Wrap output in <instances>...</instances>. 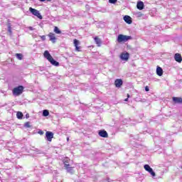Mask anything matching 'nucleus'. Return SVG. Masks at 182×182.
<instances>
[{
  "label": "nucleus",
  "instance_id": "58836bf2",
  "mask_svg": "<svg viewBox=\"0 0 182 182\" xmlns=\"http://www.w3.org/2000/svg\"><path fill=\"white\" fill-rule=\"evenodd\" d=\"M68 141H69V138H67Z\"/></svg>",
  "mask_w": 182,
  "mask_h": 182
},
{
  "label": "nucleus",
  "instance_id": "e433bc0d",
  "mask_svg": "<svg viewBox=\"0 0 182 182\" xmlns=\"http://www.w3.org/2000/svg\"><path fill=\"white\" fill-rule=\"evenodd\" d=\"M40 134H43V132H38Z\"/></svg>",
  "mask_w": 182,
  "mask_h": 182
},
{
  "label": "nucleus",
  "instance_id": "0eeeda50",
  "mask_svg": "<svg viewBox=\"0 0 182 182\" xmlns=\"http://www.w3.org/2000/svg\"><path fill=\"white\" fill-rule=\"evenodd\" d=\"M99 136H100V137H104L105 139L109 137V134H107V132H106L105 130H100L98 132Z\"/></svg>",
  "mask_w": 182,
  "mask_h": 182
},
{
  "label": "nucleus",
  "instance_id": "a878e982",
  "mask_svg": "<svg viewBox=\"0 0 182 182\" xmlns=\"http://www.w3.org/2000/svg\"><path fill=\"white\" fill-rule=\"evenodd\" d=\"M135 16H136V18H141V16H143V14H141V12H136L135 14Z\"/></svg>",
  "mask_w": 182,
  "mask_h": 182
},
{
  "label": "nucleus",
  "instance_id": "a211bd4d",
  "mask_svg": "<svg viewBox=\"0 0 182 182\" xmlns=\"http://www.w3.org/2000/svg\"><path fill=\"white\" fill-rule=\"evenodd\" d=\"M48 62L50 63L53 66H59V62L55 60L53 57Z\"/></svg>",
  "mask_w": 182,
  "mask_h": 182
},
{
  "label": "nucleus",
  "instance_id": "412c9836",
  "mask_svg": "<svg viewBox=\"0 0 182 182\" xmlns=\"http://www.w3.org/2000/svg\"><path fill=\"white\" fill-rule=\"evenodd\" d=\"M16 117L19 120H22V119H23V114L22 112H17Z\"/></svg>",
  "mask_w": 182,
  "mask_h": 182
},
{
  "label": "nucleus",
  "instance_id": "f03ea898",
  "mask_svg": "<svg viewBox=\"0 0 182 182\" xmlns=\"http://www.w3.org/2000/svg\"><path fill=\"white\" fill-rule=\"evenodd\" d=\"M130 39H132V36H130L119 34L117 37V42H119V43H121V42H127V41H130Z\"/></svg>",
  "mask_w": 182,
  "mask_h": 182
},
{
  "label": "nucleus",
  "instance_id": "ddd939ff",
  "mask_svg": "<svg viewBox=\"0 0 182 182\" xmlns=\"http://www.w3.org/2000/svg\"><path fill=\"white\" fill-rule=\"evenodd\" d=\"M63 164H64V167L66 168L69 166H70V159L69 158H65L63 159Z\"/></svg>",
  "mask_w": 182,
  "mask_h": 182
},
{
  "label": "nucleus",
  "instance_id": "4c0bfd02",
  "mask_svg": "<svg viewBox=\"0 0 182 182\" xmlns=\"http://www.w3.org/2000/svg\"><path fill=\"white\" fill-rule=\"evenodd\" d=\"M129 97H130V95L127 94V99H129Z\"/></svg>",
  "mask_w": 182,
  "mask_h": 182
},
{
  "label": "nucleus",
  "instance_id": "7c9ffc66",
  "mask_svg": "<svg viewBox=\"0 0 182 182\" xmlns=\"http://www.w3.org/2000/svg\"><path fill=\"white\" fill-rule=\"evenodd\" d=\"M139 102H146V99H141Z\"/></svg>",
  "mask_w": 182,
  "mask_h": 182
},
{
  "label": "nucleus",
  "instance_id": "f257e3e1",
  "mask_svg": "<svg viewBox=\"0 0 182 182\" xmlns=\"http://www.w3.org/2000/svg\"><path fill=\"white\" fill-rule=\"evenodd\" d=\"M23 92V86L20 85L13 89L14 96H19Z\"/></svg>",
  "mask_w": 182,
  "mask_h": 182
},
{
  "label": "nucleus",
  "instance_id": "2f4dec72",
  "mask_svg": "<svg viewBox=\"0 0 182 182\" xmlns=\"http://www.w3.org/2000/svg\"><path fill=\"white\" fill-rule=\"evenodd\" d=\"M34 151H36L37 153L39 151V149H36V148H34L33 149Z\"/></svg>",
  "mask_w": 182,
  "mask_h": 182
},
{
  "label": "nucleus",
  "instance_id": "4be33fe9",
  "mask_svg": "<svg viewBox=\"0 0 182 182\" xmlns=\"http://www.w3.org/2000/svg\"><path fill=\"white\" fill-rule=\"evenodd\" d=\"M54 32L55 33H57V35H60L62 33V31L58 28V26L54 27Z\"/></svg>",
  "mask_w": 182,
  "mask_h": 182
},
{
  "label": "nucleus",
  "instance_id": "9b49d317",
  "mask_svg": "<svg viewBox=\"0 0 182 182\" xmlns=\"http://www.w3.org/2000/svg\"><path fill=\"white\" fill-rule=\"evenodd\" d=\"M136 8L139 11H143V9H144V3L143 1H138L136 4Z\"/></svg>",
  "mask_w": 182,
  "mask_h": 182
},
{
  "label": "nucleus",
  "instance_id": "6e6552de",
  "mask_svg": "<svg viewBox=\"0 0 182 182\" xmlns=\"http://www.w3.org/2000/svg\"><path fill=\"white\" fill-rule=\"evenodd\" d=\"M48 36L50 38V41L52 42V43H56V36H55V33H50Z\"/></svg>",
  "mask_w": 182,
  "mask_h": 182
},
{
  "label": "nucleus",
  "instance_id": "20e7f679",
  "mask_svg": "<svg viewBox=\"0 0 182 182\" xmlns=\"http://www.w3.org/2000/svg\"><path fill=\"white\" fill-rule=\"evenodd\" d=\"M144 168H145L146 171H148V173H151V176H152V177H156V173L154 172V171H153V168H151V167H150L148 164L144 165Z\"/></svg>",
  "mask_w": 182,
  "mask_h": 182
},
{
  "label": "nucleus",
  "instance_id": "72a5a7b5",
  "mask_svg": "<svg viewBox=\"0 0 182 182\" xmlns=\"http://www.w3.org/2000/svg\"><path fill=\"white\" fill-rule=\"evenodd\" d=\"M85 8H86V9H89V5L87 4V5L85 6Z\"/></svg>",
  "mask_w": 182,
  "mask_h": 182
},
{
  "label": "nucleus",
  "instance_id": "dca6fc26",
  "mask_svg": "<svg viewBox=\"0 0 182 182\" xmlns=\"http://www.w3.org/2000/svg\"><path fill=\"white\" fill-rule=\"evenodd\" d=\"M94 41L97 46H102V40L99 38L97 36L95 37Z\"/></svg>",
  "mask_w": 182,
  "mask_h": 182
},
{
  "label": "nucleus",
  "instance_id": "9d476101",
  "mask_svg": "<svg viewBox=\"0 0 182 182\" xmlns=\"http://www.w3.org/2000/svg\"><path fill=\"white\" fill-rule=\"evenodd\" d=\"M114 85L116 87H122L123 85V80L122 79H117L114 81Z\"/></svg>",
  "mask_w": 182,
  "mask_h": 182
},
{
  "label": "nucleus",
  "instance_id": "aec40b11",
  "mask_svg": "<svg viewBox=\"0 0 182 182\" xmlns=\"http://www.w3.org/2000/svg\"><path fill=\"white\" fill-rule=\"evenodd\" d=\"M65 170H67L68 173H70V174H73V167L68 166H66L65 168Z\"/></svg>",
  "mask_w": 182,
  "mask_h": 182
},
{
  "label": "nucleus",
  "instance_id": "bb28decb",
  "mask_svg": "<svg viewBox=\"0 0 182 182\" xmlns=\"http://www.w3.org/2000/svg\"><path fill=\"white\" fill-rule=\"evenodd\" d=\"M8 32H9V33H12V27H11V24L8 25Z\"/></svg>",
  "mask_w": 182,
  "mask_h": 182
},
{
  "label": "nucleus",
  "instance_id": "b1692460",
  "mask_svg": "<svg viewBox=\"0 0 182 182\" xmlns=\"http://www.w3.org/2000/svg\"><path fill=\"white\" fill-rule=\"evenodd\" d=\"M16 57L17 58V59H18V60H22V58H23V55L21 53H16Z\"/></svg>",
  "mask_w": 182,
  "mask_h": 182
},
{
  "label": "nucleus",
  "instance_id": "393cba45",
  "mask_svg": "<svg viewBox=\"0 0 182 182\" xmlns=\"http://www.w3.org/2000/svg\"><path fill=\"white\" fill-rule=\"evenodd\" d=\"M24 127H26L27 129L32 127V126L31 125V122H26L24 124Z\"/></svg>",
  "mask_w": 182,
  "mask_h": 182
},
{
  "label": "nucleus",
  "instance_id": "c9c22d12",
  "mask_svg": "<svg viewBox=\"0 0 182 182\" xmlns=\"http://www.w3.org/2000/svg\"><path fill=\"white\" fill-rule=\"evenodd\" d=\"M129 101V98H126L125 100H124V102H128Z\"/></svg>",
  "mask_w": 182,
  "mask_h": 182
},
{
  "label": "nucleus",
  "instance_id": "473e14b6",
  "mask_svg": "<svg viewBox=\"0 0 182 182\" xmlns=\"http://www.w3.org/2000/svg\"><path fill=\"white\" fill-rule=\"evenodd\" d=\"M26 117L27 119H29V114H26Z\"/></svg>",
  "mask_w": 182,
  "mask_h": 182
},
{
  "label": "nucleus",
  "instance_id": "f3484780",
  "mask_svg": "<svg viewBox=\"0 0 182 182\" xmlns=\"http://www.w3.org/2000/svg\"><path fill=\"white\" fill-rule=\"evenodd\" d=\"M172 99H173V102H174V103L182 104V98L181 97H173Z\"/></svg>",
  "mask_w": 182,
  "mask_h": 182
},
{
  "label": "nucleus",
  "instance_id": "c756f323",
  "mask_svg": "<svg viewBox=\"0 0 182 182\" xmlns=\"http://www.w3.org/2000/svg\"><path fill=\"white\" fill-rule=\"evenodd\" d=\"M150 90V89L149 88L148 86L145 87V91L146 92H149Z\"/></svg>",
  "mask_w": 182,
  "mask_h": 182
},
{
  "label": "nucleus",
  "instance_id": "39448f33",
  "mask_svg": "<svg viewBox=\"0 0 182 182\" xmlns=\"http://www.w3.org/2000/svg\"><path fill=\"white\" fill-rule=\"evenodd\" d=\"M46 139L48 141H52V139H53V132L49 131L46 132Z\"/></svg>",
  "mask_w": 182,
  "mask_h": 182
},
{
  "label": "nucleus",
  "instance_id": "cd10ccee",
  "mask_svg": "<svg viewBox=\"0 0 182 182\" xmlns=\"http://www.w3.org/2000/svg\"><path fill=\"white\" fill-rule=\"evenodd\" d=\"M109 4H116L117 2V0H109Z\"/></svg>",
  "mask_w": 182,
  "mask_h": 182
},
{
  "label": "nucleus",
  "instance_id": "1a4fd4ad",
  "mask_svg": "<svg viewBox=\"0 0 182 182\" xmlns=\"http://www.w3.org/2000/svg\"><path fill=\"white\" fill-rule=\"evenodd\" d=\"M174 59H175L176 62H178V63H181V62H182L181 54L176 53L174 55Z\"/></svg>",
  "mask_w": 182,
  "mask_h": 182
},
{
  "label": "nucleus",
  "instance_id": "c85d7f7f",
  "mask_svg": "<svg viewBox=\"0 0 182 182\" xmlns=\"http://www.w3.org/2000/svg\"><path fill=\"white\" fill-rule=\"evenodd\" d=\"M40 38H41V39H42V41H46V36H41Z\"/></svg>",
  "mask_w": 182,
  "mask_h": 182
},
{
  "label": "nucleus",
  "instance_id": "6ab92c4d",
  "mask_svg": "<svg viewBox=\"0 0 182 182\" xmlns=\"http://www.w3.org/2000/svg\"><path fill=\"white\" fill-rule=\"evenodd\" d=\"M156 75H158V76H163V68H161V67H157Z\"/></svg>",
  "mask_w": 182,
  "mask_h": 182
},
{
  "label": "nucleus",
  "instance_id": "423d86ee",
  "mask_svg": "<svg viewBox=\"0 0 182 182\" xmlns=\"http://www.w3.org/2000/svg\"><path fill=\"white\" fill-rule=\"evenodd\" d=\"M129 58H130V54H129V53H122L120 55V59H122V60H129Z\"/></svg>",
  "mask_w": 182,
  "mask_h": 182
},
{
  "label": "nucleus",
  "instance_id": "f8f14e48",
  "mask_svg": "<svg viewBox=\"0 0 182 182\" xmlns=\"http://www.w3.org/2000/svg\"><path fill=\"white\" fill-rule=\"evenodd\" d=\"M80 44V43H79V41L74 39V46L75 47V50H77V52H80V47L79 46Z\"/></svg>",
  "mask_w": 182,
  "mask_h": 182
},
{
  "label": "nucleus",
  "instance_id": "7ed1b4c3",
  "mask_svg": "<svg viewBox=\"0 0 182 182\" xmlns=\"http://www.w3.org/2000/svg\"><path fill=\"white\" fill-rule=\"evenodd\" d=\"M29 11L31 12V14H32V15H34V16H37V18H38V19H42V15H41V13L39 12V11L30 7L29 8Z\"/></svg>",
  "mask_w": 182,
  "mask_h": 182
},
{
  "label": "nucleus",
  "instance_id": "2eb2a0df",
  "mask_svg": "<svg viewBox=\"0 0 182 182\" xmlns=\"http://www.w3.org/2000/svg\"><path fill=\"white\" fill-rule=\"evenodd\" d=\"M44 58H46V59L49 61L53 57H52V55H50V53H49V51L46 50V51L44 52Z\"/></svg>",
  "mask_w": 182,
  "mask_h": 182
},
{
  "label": "nucleus",
  "instance_id": "4468645a",
  "mask_svg": "<svg viewBox=\"0 0 182 182\" xmlns=\"http://www.w3.org/2000/svg\"><path fill=\"white\" fill-rule=\"evenodd\" d=\"M124 22H126V23H128L129 25H130V23H132V17H130L129 16H124Z\"/></svg>",
  "mask_w": 182,
  "mask_h": 182
},
{
  "label": "nucleus",
  "instance_id": "5701e85b",
  "mask_svg": "<svg viewBox=\"0 0 182 182\" xmlns=\"http://www.w3.org/2000/svg\"><path fill=\"white\" fill-rule=\"evenodd\" d=\"M43 116L44 117H47V116H49V111L48 109H44L43 111Z\"/></svg>",
  "mask_w": 182,
  "mask_h": 182
},
{
  "label": "nucleus",
  "instance_id": "f704fd0d",
  "mask_svg": "<svg viewBox=\"0 0 182 182\" xmlns=\"http://www.w3.org/2000/svg\"><path fill=\"white\" fill-rule=\"evenodd\" d=\"M30 31H33V27H29Z\"/></svg>",
  "mask_w": 182,
  "mask_h": 182
}]
</instances>
